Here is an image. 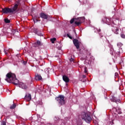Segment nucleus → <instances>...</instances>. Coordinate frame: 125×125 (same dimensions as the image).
Masks as SVG:
<instances>
[{"label": "nucleus", "mask_w": 125, "mask_h": 125, "mask_svg": "<svg viewBox=\"0 0 125 125\" xmlns=\"http://www.w3.org/2000/svg\"><path fill=\"white\" fill-rule=\"evenodd\" d=\"M5 81L8 83H12L15 84V85H18L19 84V81L16 79V76L15 74L9 73L6 75Z\"/></svg>", "instance_id": "obj_2"}, {"label": "nucleus", "mask_w": 125, "mask_h": 125, "mask_svg": "<svg viewBox=\"0 0 125 125\" xmlns=\"http://www.w3.org/2000/svg\"><path fill=\"white\" fill-rule=\"evenodd\" d=\"M67 36L68 37V38H69V39L72 40V37H71V36H70V35L69 34H67Z\"/></svg>", "instance_id": "obj_17"}, {"label": "nucleus", "mask_w": 125, "mask_h": 125, "mask_svg": "<svg viewBox=\"0 0 125 125\" xmlns=\"http://www.w3.org/2000/svg\"><path fill=\"white\" fill-rule=\"evenodd\" d=\"M43 19H47V16H42V17Z\"/></svg>", "instance_id": "obj_18"}, {"label": "nucleus", "mask_w": 125, "mask_h": 125, "mask_svg": "<svg viewBox=\"0 0 125 125\" xmlns=\"http://www.w3.org/2000/svg\"><path fill=\"white\" fill-rule=\"evenodd\" d=\"M86 77L85 75H83V79L85 78Z\"/></svg>", "instance_id": "obj_27"}, {"label": "nucleus", "mask_w": 125, "mask_h": 125, "mask_svg": "<svg viewBox=\"0 0 125 125\" xmlns=\"http://www.w3.org/2000/svg\"><path fill=\"white\" fill-rule=\"evenodd\" d=\"M4 22L5 23H10V20H8V19H5Z\"/></svg>", "instance_id": "obj_12"}, {"label": "nucleus", "mask_w": 125, "mask_h": 125, "mask_svg": "<svg viewBox=\"0 0 125 125\" xmlns=\"http://www.w3.org/2000/svg\"><path fill=\"white\" fill-rule=\"evenodd\" d=\"M33 21H34L35 23H36V22H38V20L37 19H34Z\"/></svg>", "instance_id": "obj_21"}, {"label": "nucleus", "mask_w": 125, "mask_h": 125, "mask_svg": "<svg viewBox=\"0 0 125 125\" xmlns=\"http://www.w3.org/2000/svg\"><path fill=\"white\" fill-rule=\"evenodd\" d=\"M35 47H37L38 46V45H35Z\"/></svg>", "instance_id": "obj_31"}, {"label": "nucleus", "mask_w": 125, "mask_h": 125, "mask_svg": "<svg viewBox=\"0 0 125 125\" xmlns=\"http://www.w3.org/2000/svg\"><path fill=\"white\" fill-rule=\"evenodd\" d=\"M25 99L27 100V101H30L31 99H32V97L31 96V94H27L25 96Z\"/></svg>", "instance_id": "obj_9"}, {"label": "nucleus", "mask_w": 125, "mask_h": 125, "mask_svg": "<svg viewBox=\"0 0 125 125\" xmlns=\"http://www.w3.org/2000/svg\"><path fill=\"white\" fill-rule=\"evenodd\" d=\"M12 34H13V35H14L15 36H16V35H18L19 34V32H18V30H12Z\"/></svg>", "instance_id": "obj_11"}, {"label": "nucleus", "mask_w": 125, "mask_h": 125, "mask_svg": "<svg viewBox=\"0 0 125 125\" xmlns=\"http://www.w3.org/2000/svg\"><path fill=\"white\" fill-rule=\"evenodd\" d=\"M40 16H47V15H45L44 13H41Z\"/></svg>", "instance_id": "obj_15"}, {"label": "nucleus", "mask_w": 125, "mask_h": 125, "mask_svg": "<svg viewBox=\"0 0 125 125\" xmlns=\"http://www.w3.org/2000/svg\"><path fill=\"white\" fill-rule=\"evenodd\" d=\"M34 8H32V10H31L32 11H33L34 10Z\"/></svg>", "instance_id": "obj_30"}, {"label": "nucleus", "mask_w": 125, "mask_h": 125, "mask_svg": "<svg viewBox=\"0 0 125 125\" xmlns=\"http://www.w3.org/2000/svg\"><path fill=\"white\" fill-rule=\"evenodd\" d=\"M81 118L83 120H84L86 123H90V121H91V117H90L89 115L84 112H83L81 114Z\"/></svg>", "instance_id": "obj_4"}, {"label": "nucleus", "mask_w": 125, "mask_h": 125, "mask_svg": "<svg viewBox=\"0 0 125 125\" xmlns=\"http://www.w3.org/2000/svg\"><path fill=\"white\" fill-rule=\"evenodd\" d=\"M84 17H80L78 19H72L70 21V24H73V23L74 22L75 25H77V26H79L80 24H82V22H83L84 21Z\"/></svg>", "instance_id": "obj_3"}, {"label": "nucleus", "mask_w": 125, "mask_h": 125, "mask_svg": "<svg viewBox=\"0 0 125 125\" xmlns=\"http://www.w3.org/2000/svg\"><path fill=\"white\" fill-rule=\"evenodd\" d=\"M1 125H6V123H5V122H3Z\"/></svg>", "instance_id": "obj_22"}, {"label": "nucleus", "mask_w": 125, "mask_h": 125, "mask_svg": "<svg viewBox=\"0 0 125 125\" xmlns=\"http://www.w3.org/2000/svg\"><path fill=\"white\" fill-rule=\"evenodd\" d=\"M19 87H21V88H23V89H26L27 88V85L23 83H21L19 84Z\"/></svg>", "instance_id": "obj_8"}, {"label": "nucleus", "mask_w": 125, "mask_h": 125, "mask_svg": "<svg viewBox=\"0 0 125 125\" xmlns=\"http://www.w3.org/2000/svg\"><path fill=\"white\" fill-rule=\"evenodd\" d=\"M87 68H86V67H84V73H87Z\"/></svg>", "instance_id": "obj_19"}, {"label": "nucleus", "mask_w": 125, "mask_h": 125, "mask_svg": "<svg viewBox=\"0 0 125 125\" xmlns=\"http://www.w3.org/2000/svg\"><path fill=\"white\" fill-rule=\"evenodd\" d=\"M121 37H122V38H123V39H125V35H121Z\"/></svg>", "instance_id": "obj_25"}, {"label": "nucleus", "mask_w": 125, "mask_h": 125, "mask_svg": "<svg viewBox=\"0 0 125 125\" xmlns=\"http://www.w3.org/2000/svg\"><path fill=\"white\" fill-rule=\"evenodd\" d=\"M15 107H16V105L14 104L13 105H12L10 107V109H14V108H15Z\"/></svg>", "instance_id": "obj_14"}, {"label": "nucleus", "mask_w": 125, "mask_h": 125, "mask_svg": "<svg viewBox=\"0 0 125 125\" xmlns=\"http://www.w3.org/2000/svg\"><path fill=\"white\" fill-rule=\"evenodd\" d=\"M42 76H41V75H39V74L36 75L35 80H36V81H41L42 80Z\"/></svg>", "instance_id": "obj_10"}, {"label": "nucleus", "mask_w": 125, "mask_h": 125, "mask_svg": "<svg viewBox=\"0 0 125 125\" xmlns=\"http://www.w3.org/2000/svg\"><path fill=\"white\" fill-rule=\"evenodd\" d=\"M2 12L4 14H15L18 12V4H15L12 8L5 7L2 8Z\"/></svg>", "instance_id": "obj_1"}, {"label": "nucleus", "mask_w": 125, "mask_h": 125, "mask_svg": "<svg viewBox=\"0 0 125 125\" xmlns=\"http://www.w3.org/2000/svg\"><path fill=\"white\" fill-rule=\"evenodd\" d=\"M99 32H101V29H99Z\"/></svg>", "instance_id": "obj_29"}, {"label": "nucleus", "mask_w": 125, "mask_h": 125, "mask_svg": "<svg viewBox=\"0 0 125 125\" xmlns=\"http://www.w3.org/2000/svg\"><path fill=\"white\" fill-rule=\"evenodd\" d=\"M64 98L65 97L63 96H60L58 98H56V99L61 105H64L65 104Z\"/></svg>", "instance_id": "obj_5"}, {"label": "nucleus", "mask_w": 125, "mask_h": 125, "mask_svg": "<svg viewBox=\"0 0 125 125\" xmlns=\"http://www.w3.org/2000/svg\"><path fill=\"white\" fill-rule=\"evenodd\" d=\"M50 41H51L52 43H54V42H55V41H56V38H54L51 39L50 40Z\"/></svg>", "instance_id": "obj_13"}, {"label": "nucleus", "mask_w": 125, "mask_h": 125, "mask_svg": "<svg viewBox=\"0 0 125 125\" xmlns=\"http://www.w3.org/2000/svg\"><path fill=\"white\" fill-rule=\"evenodd\" d=\"M70 62H73V61H74V59L71 58V59H70Z\"/></svg>", "instance_id": "obj_24"}, {"label": "nucleus", "mask_w": 125, "mask_h": 125, "mask_svg": "<svg viewBox=\"0 0 125 125\" xmlns=\"http://www.w3.org/2000/svg\"><path fill=\"white\" fill-rule=\"evenodd\" d=\"M62 79L64 82H65V83H69V82H70V79L66 75L63 76Z\"/></svg>", "instance_id": "obj_7"}, {"label": "nucleus", "mask_w": 125, "mask_h": 125, "mask_svg": "<svg viewBox=\"0 0 125 125\" xmlns=\"http://www.w3.org/2000/svg\"><path fill=\"white\" fill-rule=\"evenodd\" d=\"M34 33L38 34V29H37V28H34Z\"/></svg>", "instance_id": "obj_16"}, {"label": "nucleus", "mask_w": 125, "mask_h": 125, "mask_svg": "<svg viewBox=\"0 0 125 125\" xmlns=\"http://www.w3.org/2000/svg\"><path fill=\"white\" fill-rule=\"evenodd\" d=\"M113 102H116V103H117V102H120V100H115V101H114Z\"/></svg>", "instance_id": "obj_23"}, {"label": "nucleus", "mask_w": 125, "mask_h": 125, "mask_svg": "<svg viewBox=\"0 0 125 125\" xmlns=\"http://www.w3.org/2000/svg\"><path fill=\"white\" fill-rule=\"evenodd\" d=\"M73 43L76 48H77V49H79L80 48V42H79V40L77 39H74L73 40Z\"/></svg>", "instance_id": "obj_6"}, {"label": "nucleus", "mask_w": 125, "mask_h": 125, "mask_svg": "<svg viewBox=\"0 0 125 125\" xmlns=\"http://www.w3.org/2000/svg\"><path fill=\"white\" fill-rule=\"evenodd\" d=\"M4 52H5V54H7V52H6V51H4Z\"/></svg>", "instance_id": "obj_28"}, {"label": "nucleus", "mask_w": 125, "mask_h": 125, "mask_svg": "<svg viewBox=\"0 0 125 125\" xmlns=\"http://www.w3.org/2000/svg\"><path fill=\"white\" fill-rule=\"evenodd\" d=\"M37 43L38 45H41V42L37 41Z\"/></svg>", "instance_id": "obj_20"}, {"label": "nucleus", "mask_w": 125, "mask_h": 125, "mask_svg": "<svg viewBox=\"0 0 125 125\" xmlns=\"http://www.w3.org/2000/svg\"><path fill=\"white\" fill-rule=\"evenodd\" d=\"M22 62H23V63L24 64V65H26V63H27V62H26L24 61H23Z\"/></svg>", "instance_id": "obj_26"}]
</instances>
